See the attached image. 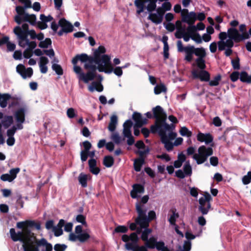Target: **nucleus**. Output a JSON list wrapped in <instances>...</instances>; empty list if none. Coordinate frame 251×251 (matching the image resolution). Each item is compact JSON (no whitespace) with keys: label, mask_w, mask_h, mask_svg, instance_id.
<instances>
[{"label":"nucleus","mask_w":251,"mask_h":251,"mask_svg":"<svg viewBox=\"0 0 251 251\" xmlns=\"http://www.w3.org/2000/svg\"><path fill=\"white\" fill-rule=\"evenodd\" d=\"M132 119L135 122V125L134 126V134L138 136L139 135L140 132L139 128L147 124L148 120L146 118H143L141 114L138 112H133Z\"/></svg>","instance_id":"obj_10"},{"label":"nucleus","mask_w":251,"mask_h":251,"mask_svg":"<svg viewBox=\"0 0 251 251\" xmlns=\"http://www.w3.org/2000/svg\"><path fill=\"white\" fill-rule=\"evenodd\" d=\"M149 197L148 195H145L144 196L140 201L137 202L136 203L135 207H136V210L137 211V205H139L140 206L141 210H143L145 208H144V204H146L149 201Z\"/></svg>","instance_id":"obj_41"},{"label":"nucleus","mask_w":251,"mask_h":251,"mask_svg":"<svg viewBox=\"0 0 251 251\" xmlns=\"http://www.w3.org/2000/svg\"><path fill=\"white\" fill-rule=\"evenodd\" d=\"M24 20L25 22H28L32 25H35L37 24L36 17L35 14H25Z\"/></svg>","instance_id":"obj_31"},{"label":"nucleus","mask_w":251,"mask_h":251,"mask_svg":"<svg viewBox=\"0 0 251 251\" xmlns=\"http://www.w3.org/2000/svg\"><path fill=\"white\" fill-rule=\"evenodd\" d=\"M190 36H193V35H195L197 32V28L195 25H189L187 29V32Z\"/></svg>","instance_id":"obj_55"},{"label":"nucleus","mask_w":251,"mask_h":251,"mask_svg":"<svg viewBox=\"0 0 251 251\" xmlns=\"http://www.w3.org/2000/svg\"><path fill=\"white\" fill-rule=\"evenodd\" d=\"M191 38L198 44L202 43V39L199 33H196L195 35L191 36Z\"/></svg>","instance_id":"obj_63"},{"label":"nucleus","mask_w":251,"mask_h":251,"mask_svg":"<svg viewBox=\"0 0 251 251\" xmlns=\"http://www.w3.org/2000/svg\"><path fill=\"white\" fill-rule=\"evenodd\" d=\"M152 12H150V14L148 17V20H151L152 23L156 25L161 24L163 21L162 18L159 17L157 13H153Z\"/></svg>","instance_id":"obj_29"},{"label":"nucleus","mask_w":251,"mask_h":251,"mask_svg":"<svg viewBox=\"0 0 251 251\" xmlns=\"http://www.w3.org/2000/svg\"><path fill=\"white\" fill-rule=\"evenodd\" d=\"M194 78H199L201 81L207 82L210 80V75L208 72L202 70L198 73L197 71L194 70L192 72Z\"/></svg>","instance_id":"obj_18"},{"label":"nucleus","mask_w":251,"mask_h":251,"mask_svg":"<svg viewBox=\"0 0 251 251\" xmlns=\"http://www.w3.org/2000/svg\"><path fill=\"white\" fill-rule=\"evenodd\" d=\"M9 232L11 238L14 242L19 241L23 243V245L25 244L27 245L33 242L31 238L26 239L24 237V233L23 231H20L16 233L15 229L12 228L10 229Z\"/></svg>","instance_id":"obj_12"},{"label":"nucleus","mask_w":251,"mask_h":251,"mask_svg":"<svg viewBox=\"0 0 251 251\" xmlns=\"http://www.w3.org/2000/svg\"><path fill=\"white\" fill-rule=\"evenodd\" d=\"M157 0H135L134 5L136 6V13L140 14L147 9L149 12L155 10L157 7Z\"/></svg>","instance_id":"obj_3"},{"label":"nucleus","mask_w":251,"mask_h":251,"mask_svg":"<svg viewBox=\"0 0 251 251\" xmlns=\"http://www.w3.org/2000/svg\"><path fill=\"white\" fill-rule=\"evenodd\" d=\"M84 68L88 70L86 74L82 73L80 76H78L79 80H81L85 83L89 81L93 80L96 77L97 70L96 65H90L89 64H84Z\"/></svg>","instance_id":"obj_8"},{"label":"nucleus","mask_w":251,"mask_h":251,"mask_svg":"<svg viewBox=\"0 0 251 251\" xmlns=\"http://www.w3.org/2000/svg\"><path fill=\"white\" fill-rule=\"evenodd\" d=\"M106 51L105 48L103 46H100L94 51V54L100 60L101 63L104 64V66L109 65L110 67V60H111V58L109 55L104 54Z\"/></svg>","instance_id":"obj_13"},{"label":"nucleus","mask_w":251,"mask_h":251,"mask_svg":"<svg viewBox=\"0 0 251 251\" xmlns=\"http://www.w3.org/2000/svg\"><path fill=\"white\" fill-rule=\"evenodd\" d=\"M78 61L85 63V64L96 65V69L100 72L109 73L111 71L110 70L105 69L104 64L101 63L100 60L94 54L93 56H89L86 53L77 54L72 59V63L77 64Z\"/></svg>","instance_id":"obj_2"},{"label":"nucleus","mask_w":251,"mask_h":251,"mask_svg":"<svg viewBox=\"0 0 251 251\" xmlns=\"http://www.w3.org/2000/svg\"><path fill=\"white\" fill-rule=\"evenodd\" d=\"M179 133L182 136H187L190 137L192 136V133L185 126L181 127L179 130Z\"/></svg>","instance_id":"obj_48"},{"label":"nucleus","mask_w":251,"mask_h":251,"mask_svg":"<svg viewBox=\"0 0 251 251\" xmlns=\"http://www.w3.org/2000/svg\"><path fill=\"white\" fill-rule=\"evenodd\" d=\"M150 149L149 148L146 149L144 151H138L136 152V153H138L139 155V157L138 158H145L146 157V155L149 153Z\"/></svg>","instance_id":"obj_60"},{"label":"nucleus","mask_w":251,"mask_h":251,"mask_svg":"<svg viewBox=\"0 0 251 251\" xmlns=\"http://www.w3.org/2000/svg\"><path fill=\"white\" fill-rule=\"evenodd\" d=\"M222 76L219 74L216 75L213 80L209 81V85L210 86H216L219 84V82L221 80Z\"/></svg>","instance_id":"obj_47"},{"label":"nucleus","mask_w":251,"mask_h":251,"mask_svg":"<svg viewBox=\"0 0 251 251\" xmlns=\"http://www.w3.org/2000/svg\"><path fill=\"white\" fill-rule=\"evenodd\" d=\"M88 176L82 173H80L78 177V180L81 186L85 188L87 186Z\"/></svg>","instance_id":"obj_35"},{"label":"nucleus","mask_w":251,"mask_h":251,"mask_svg":"<svg viewBox=\"0 0 251 251\" xmlns=\"http://www.w3.org/2000/svg\"><path fill=\"white\" fill-rule=\"evenodd\" d=\"M23 247L24 251H39V249L35 248L34 244L31 243L27 245H23Z\"/></svg>","instance_id":"obj_45"},{"label":"nucleus","mask_w":251,"mask_h":251,"mask_svg":"<svg viewBox=\"0 0 251 251\" xmlns=\"http://www.w3.org/2000/svg\"><path fill=\"white\" fill-rule=\"evenodd\" d=\"M184 173L187 176H191L192 173V167L188 162H186L183 166Z\"/></svg>","instance_id":"obj_53"},{"label":"nucleus","mask_w":251,"mask_h":251,"mask_svg":"<svg viewBox=\"0 0 251 251\" xmlns=\"http://www.w3.org/2000/svg\"><path fill=\"white\" fill-rule=\"evenodd\" d=\"M133 189L130 192V196L133 199H136L140 197L138 193L142 194L145 191L144 187L140 184H134L132 186Z\"/></svg>","instance_id":"obj_20"},{"label":"nucleus","mask_w":251,"mask_h":251,"mask_svg":"<svg viewBox=\"0 0 251 251\" xmlns=\"http://www.w3.org/2000/svg\"><path fill=\"white\" fill-rule=\"evenodd\" d=\"M232 68L234 70H238L240 68V59L237 56L235 59H232L231 61Z\"/></svg>","instance_id":"obj_49"},{"label":"nucleus","mask_w":251,"mask_h":251,"mask_svg":"<svg viewBox=\"0 0 251 251\" xmlns=\"http://www.w3.org/2000/svg\"><path fill=\"white\" fill-rule=\"evenodd\" d=\"M16 227L19 229H23L24 237L26 239L30 238L31 231L29 228L35 227L37 230L41 229V224L39 222H35L33 220H25L17 223Z\"/></svg>","instance_id":"obj_6"},{"label":"nucleus","mask_w":251,"mask_h":251,"mask_svg":"<svg viewBox=\"0 0 251 251\" xmlns=\"http://www.w3.org/2000/svg\"><path fill=\"white\" fill-rule=\"evenodd\" d=\"M52 69L55 71L56 74L59 75H61L63 74V70L62 67L56 63H53L52 65Z\"/></svg>","instance_id":"obj_46"},{"label":"nucleus","mask_w":251,"mask_h":251,"mask_svg":"<svg viewBox=\"0 0 251 251\" xmlns=\"http://www.w3.org/2000/svg\"><path fill=\"white\" fill-rule=\"evenodd\" d=\"M11 98V95L9 94H1L0 93V106L2 108H5L7 105V100Z\"/></svg>","instance_id":"obj_32"},{"label":"nucleus","mask_w":251,"mask_h":251,"mask_svg":"<svg viewBox=\"0 0 251 251\" xmlns=\"http://www.w3.org/2000/svg\"><path fill=\"white\" fill-rule=\"evenodd\" d=\"M25 6H17L16 7V11L17 13V15H22V16H25V14H27V13H26L25 12Z\"/></svg>","instance_id":"obj_59"},{"label":"nucleus","mask_w":251,"mask_h":251,"mask_svg":"<svg viewBox=\"0 0 251 251\" xmlns=\"http://www.w3.org/2000/svg\"><path fill=\"white\" fill-rule=\"evenodd\" d=\"M88 90L90 92H94L95 90L99 92H102L103 90V87L102 84L100 82L94 81L88 87Z\"/></svg>","instance_id":"obj_28"},{"label":"nucleus","mask_w":251,"mask_h":251,"mask_svg":"<svg viewBox=\"0 0 251 251\" xmlns=\"http://www.w3.org/2000/svg\"><path fill=\"white\" fill-rule=\"evenodd\" d=\"M35 248L39 249L41 247H45L46 250L43 251H52V245L48 243L47 240L45 238H42L41 239H37L35 238L33 242Z\"/></svg>","instance_id":"obj_19"},{"label":"nucleus","mask_w":251,"mask_h":251,"mask_svg":"<svg viewBox=\"0 0 251 251\" xmlns=\"http://www.w3.org/2000/svg\"><path fill=\"white\" fill-rule=\"evenodd\" d=\"M173 214L169 218L170 224L172 225H175L176 222V218H178L179 215L177 213H176V210H172Z\"/></svg>","instance_id":"obj_50"},{"label":"nucleus","mask_w":251,"mask_h":251,"mask_svg":"<svg viewBox=\"0 0 251 251\" xmlns=\"http://www.w3.org/2000/svg\"><path fill=\"white\" fill-rule=\"evenodd\" d=\"M128 230V228L125 226H118L115 229L114 231L116 233H126Z\"/></svg>","instance_id":"obj_57"},{"label":"nucleus","mask_w":251,"mask_h":251,"mask_svg":"<svg viewBox=\"0 0 251 251\" xmlns=\"http://www.w3.org/2000/svg\"><path fill=\"white\" fill-rule=\"evenodd\" d=\"M15 117L17 123H23L25 121V109L20 108L15 113Z\"/></svg>","instance_id":"obj_27"},{"label":"nucleus","mask_w":251,"mask_h":251,"mask_svg":"<svg viewBox=\"0 0 251 251\" xmlns=\"http://www.w3.org/2000/svg\"><path fill=\"white\" fill-rule=\"evenodd\" d=\"M114 163V159L112 156L107 155L104 157L103 164L105 167L110 168L113 165Z\"/></svg>","instance_id":"obj_36"},{"label":"nucleus","mask_w":251,"mask_h":251,"mask_svg":"<svg viewBox=\"0 0 251 251\" xmlns=\"http://www.w3.org/2000/svg\"><path fill=\"white\" fill-rule=\"evenodd\" d=\"M227 33L228 37L230 39H233L236 43H239L244 40L248 39L250 37L249 35L247 33L241 34L236 28L233 27L229 28Z\"/></svg>","instance_id":"obj_11"},{"label":"nucleus","mask_w":251,"mask_h":251,"mask_svg":"<svg viewBox=\"0 0 251 251\" xmlns=\"http://www.w3.org/2000/svg\"><path fill=\"white\" fill-rule=\"evenodd\" d=\"M147 209L142 210L140 206L137 205V213L138 214L137 222L140 223L142 221V225L143 227H148L150 222L156 219V213L153 210L150 211L148 213V217L146 215Z\"/></svg>","instance_id":"obj_4"},{"label":"nucleus","mask_w":251,"mask_h":251,"mask_svg":"<svg viewBox=\"0 0 251 251\" xmlns=\"http://www.w3.org/2000/svg\"><path fill=\"white\" fill-rule=\"evenodd\" d=\"M16 71L24 79L27 77H30L33 75V70L31 68L29 67L26 69L25 66L21 64L17 66Z\"/></svg>","instance_id":"obj_17"},{"label":"nucleus","mask_w":251,"mask_h":251,"mask_svg":"<svg viewBox=\"0 0 251 251\" xmlns=\"http://www.w3.org/2000/svg\"><path fill=\"white\" fill-rule=\"evenodd\" d=\"M145 242L146 246L150 249H154L157 243L156 239L153 237H151L149 239H148V241Z\"/></svg>","instance_id":"obj_43"},{"label":"nucleus","mask_w":251,"mask_h":251,"mask_svg":"<svg viewBox=\"0 0 251 251\" xmlns=\"http://www.w3.org/2000/svg\"><path fill=\"white\" fill-rule=\"evenodd\" d=\"M67 248V246L65 244H56L54 246L55 251H65Z\"/></svg>","instance_id":"obj_58"},{"label":"nucleus","mask_w":251,"mask_h":251,"mask_svg":"<svg viewBox=\"0 0 251 251\" xmlns=\"http://www.w3.org/2000/svg\"><path fill=\"white\" fill-rule=\"evenodd\" d=\"M153 118L155 119V124L151 126L152 133L155 134L161 129L170 131L172 129L170 125L166 123L167 114L163 109L159 105L152 108Z\"/></svg>","instance_id":"obj_1"},{"label":"nucleus","mask_w":251,"mask_h":251,"mask_svg":"<svg viewBox=\"0 0 251 251\" xmlns=\"http://www.w3.org/2000/svg\"><path fill=\"white\" fill-rule=\"evenodd\" d=\"M197 20V14L195 12L191 11L188 14H182L181 21L188 24L189 25H194Z\"/></svg>","instance_id":"obj_21"},{"label":"nucleus","mask_w":251,"mask_h":251,"mask_svg":"<svg viewBox=\"0 0 251 251\" xmlns=\"http://www.w3.org/2000/svg\"><path fill=\"white\" fill-rule=\"evenodd\" d=\"M152 232V229L148 227L145 228L142 232L141 239L143 241H148L149 235Z\"/></svg>","instance_id":"obj_42"},{"label":"nucleus","mask_w":251,"mask_h":251,"mask_svg":"<svg viewBox=\"0 0 251 251\" xmlns=\"http://www.w3.org/2000/svg\"><path fill=\"white\" fill-rule=\"evenodd\" d=\"M18 45L20 47L24 48L26 46H28L27 49L33 51V50L37 46V44L35 41H30L27 37L26 39L21 41L20 40L18 41Z\"/></svg>","instance_id":"obj_22"},{"label":"nucleus","mask_w":251,"mask_h":251,"mask_svg":"<svg viewBox=\"0 0 251 251\" xmlns=\"http://www.w3.org/2000/svg\"><path fill=\"white\" fill-rule=\"evenodd\" d=\"M90 238V235L86 232L81 233L78 234V240L81 243L85 242Z\"/></svg>","instance_id":"obj_52"},{"label":"nucleus","mask_w":251,"mask_h":251,"mask_svg":"<svg viewBox=\"0 0 251 251\" xmlns=\"http://www.w3.org/2000/svg\"><path fill=\"white\" fill-rule=\"evenodd\" d=\"M40 19L42 22L46 23L52 21L53 20V17L50 15L46 16L44 14H42L40 16Z\"/></svg>","instance_id":"obj_62"},{"label":"nucleus","mask_w":251,"mask_h":251,"mask_svg":"<svg viewBox=\"0 0 251 251\" xmlns=\"http://www.w3.org/2000/svg\"><path fill=\"white\" fill-rule=\"evenodd\" d=\"M240 73L237 71L232 72L230 75V78L232 82L236 81L239 78Z\"/></svg>","instance_id":"obj_61"},{"label":"nucleus","mask_w":251,"mask_h":251,"mask_svg":"<svg viewBox=\"0 0 251 251\" xmlns=\"http://www.w3.org/2000/svg\"><path fill=\"white\" fill-rule=\"evenodd\" d=\"M211 200L212 198L210 195L207 192L205 193L204 197L200 198L199 200L200 204L199 210L203 215L207 214L210 209L211 204L210 201Z\"/></svg>","instance_id":"obj_9"},{"label":"nucleus","mask_w":251,"mask_h":251,"mask_svg":"<svg viewBox=\"0 0 251 251\" xmlns=\"http://www.w3.org/2000/svg\"><path fill=\"white\" fill-rule=\"evenodd\" d=\"M198 152L193 155V158L196 160L197 164L200 165L204 163L208 157L213 154V150L211 147L202 145L198 148Z\"/></svg>","instance_id":"obj_5"},{"label":"nucleus","mask_w":251,"mask_h":251,"mask_svg":"<svg viewBox=\"0 0 251 251\" xmlns=\"http://www.w3.org/2000/svg\"><path fill=\"white\" fill-rule=\"evenodd\" d=\"M167 88L163 83L157 84L154 88V93L156 95L160 94L162 92H166Z\"/></svg>","instance_id":"obj_39"},{"label":"nucleus","mask_w":251,"mask_h":251,"mask_svg":"<svg viewBox=\"0 0 251 251\" xmlns=\"http://www.w3.org/2000/svg\"><path fill=\"white\" fill-rule=\"evenodd\" d=\"M111 139L116 144H119L122 140H124V139H122L118 133L113 134L111 136Z\"/></svg>","instance_id":"obj_56"},{"label":"nucleus","mask_w":251,"mask_h":251,"mask_svg":"<svg viewBox=\"0 0 251 251\" xmlns=\"http://www.w3.org/2000/svg\"><path fill=\"white\" fill-rule=\"evenodd\" d=\"M118 124V117L116 115H112L110 117V121L109 124L108 129L110 131H115L116 126Z\"/></svg>","instance_id":"obj_30"},{"label":"nucleus","mask_w":251,"mask_h":251,"mask_svg":"<svg viewBox=\"0 0 251 251\" xmlns=\"http://www.w3.org/2000/svg\"><path fill=\"white\" fill-rule=\"evenodd\" d=\"M166 131L168 130L161 129L158 131V134L160 137L161 142L164 144V147L168 151L173 150L174 144L170 141H168V136L166 134Z\"/></svg>","instance_id":"obj_15"},{"label":"nucleus","mask_w":251,"mask_h":251,"mask_svg":"<svg viewBox=\"0 0 251 251\" xmlns=\"http://www.w3.org/2000/svg\"><path fill=\"white\" fill-rule=\"evenodd\" d=\"M49 62L48 58L46 56H41L40 58L39 65L40 72L43 74H46L48 71V67L47 64Z\"/></svg>","instance_id":"obj_26"},{"label":"nucleus","mask_w":251,"mask_h":251,"mask_svg":"<svg viewBox=\"0 0 251 251\" xmlns=\"http://www.w3.org/2000/svg\"><path fill=\"white\" fill-rule=\"evenodd\" d=\"M205 58H197L195 60V62L197 67L201 70H204L206 68Z\"/></svg>","instance_id":"obj_40"},{"label":"nucleus","mask_w":251,"mask_h":251,"mask_svg":"<svg viewBox=\"0 0 251 251\" xmlns=\"http://www.w3.org/2000/svg\"><path fill=\"white\" fill-rule=\"evenodd\" d=\"M195 55L198 56V58H205L206 53L205 49L201 48H195L194 47Z\"/></svg>","instance_id":"obj_37"},{"label":"nucleus","mask_w":251,"mask_h":251,"mask_svg":"<svg viewBox=\"0 0 251 251\" xmlns=\"http://www.w3.org/2000/svg\"><path fill=\"white\" fill-rule=\"evenodd\" d=\"M110 67L109 65H105L104 67L105 69L107 70H110L111 71L110 72L105 73L109 74L113 72L116 75L118 76H121L123 75L122 68H121V67H116L115 68H114L113 65L111 62V60H110Z\"/></svg>","instance_id":"obj_24"},{"label":"nucleus","mask_w":251,"mask_h":251,"mask_svg":"<svg viewBox=\"0 0 251 251\" xmlns=\"http://www.w3.org/2000/svg\"><path fill=\"white\" fill-rule=\"evenodd\" d=\"M90 172L94 175H98L100 172V169L96 166L97 161L94 158H91L88 161Z\"/></svg>","instance_id":"obj_25"},{"label":"nucleus","mask_w":251,"mask_h":251,"mask_svg":"<svg viewBox=\"0 0 251 251\" xmlns=\"http://www.w3.org/2000/svg\"><path fill=\"white\" fill-rule=\"evenodd\" d=\"M243 183L244 185H247L249 184L251 181V171H249L247 173V175L244 176L242 179Z\"/></svg>","instance_id":"obj_54"},{"label":"nucleus","mask_w":251,"mask_h":251,"mask_svg":"<svg viewBox=\"0 0 251 251\" xmlns=\"http://www.w3.org/2000/svg\"><path fill=\"white\" fill-rule=\"evenodd\" d=\"M176 46L178 52H185L184 60L188 62H191L193 59V55L195 54L194 46L189 45L184 47L181 40L177 41Z\"/></svg>","instance_id":"obj_7"},{"label":"nucleus","mask_w":251,"mask_h":251,"mask_svg":"<svg viewBox=\"0 0 251 251\" xmlns=\"http://www.w3.org/2000/svg\"><path fill=\"white\" fill-rule=\"evenodd\" d=\"M28 25L24 23L22 27L16 26L13 29V32L17 36V40L23 41L27 37V33L29 31Z\"/></svg>","instance_id":"obj_14"},{"label":"nucleus","mask_w":251,"mask_h":251,"mask_svg":"<svg viewBox=\"0 0 251 251\" xmlns=\"http://www.w3.org/2000/svg\"><path fill=\"white\" fill-rule=\"evenodd\" d=\"M191 242L190 241H184L183 245V249L181 250V247L179 246V249L181 250L180 251H190L191 249Z\"/></svg>","instance_id":"obj_51"},{"label":"nucleus","mask_w":251,"mask_h":251,"mask_svg":"<svg viewBox=\"0 0 251 251\" xmlns=\"http://www.w3.org/2000/svg\"><path fill=\"white\" fill-rule=\"evenodd\" d=\"M13 123V119L11 116H7L4 117L3 120L2 121V124L4 127L6 129L9 127L11 124Z\"/></svg>","instance_id":"obj_38"},{"label":"nucleus","mask_w":251,"mask_h":251,"mask_svg":"<svg viewBox=\"0 0 251 251\" xmlns=\"http://www.w3.org/2000/svg\"><path fill=\"white\" fill-rule=\"evenodd\" d=\"M155 247L159 251H166L167 247H165V244L163 241L157 242Z\"/></svg>","instance_id":"obj_64"},{"label":"nucleus","mask_w":251,"mask_h":251,"mask_svg":"<svg viewBox=\"0 0 251 251\" xmlns=\"http://www.w3.org/2000/svg\"><path fill=\"white\" fill-rule=\"evenodd\" d=\"M59 25L66 31V33L71 32L74 29L73 25L65 18H62L59 21Z\"/></svg>","instance_id":"obj_23"},{"label":"nucleus","mask_w":251,"mask_h":251,"mask_svg":"<svg viewBox=\"0 0 251 251\" xmlns=\"http://www.w3.org/2000/svg\"><path fill=\"white\" fill-rule=\"evenodd\" d=\"M239 78L242 82L251 84V75H249L246 71H242L240 73Z\"/></svg>","instance_id":"obj_33"},{"label":"nucleus","mask_w":251,"mask_h":251,"mask_svg":"<svg viewBox=\"0 0 251 251\" xmlns=\"http://www.w3.org/2000/svg\"><path fill=\"white\" fill-rule=\"evenodd\" d=\"M20 169L18 167L11 169L9 171V174H4L0 176V179L3 181L12 182L14 180L17 176V174L20 172Z\"/></svg>","instance_id":"obj_16"},{"label":"nucleus","mask_w":251,"mask_h":251,"mask_svg":"<svg viewBox=\"0 0 251 251\" xmlns=\"http://www.w3.org/2000/svg\"><path fill=\"white\" fill-rule=\"evenodd\" d=\"M52 42L50 38H46L44 41H41L38 46L41 48L46 49L51 45Z\"/></svg>","instance_id":"obj_44"},{"label":"nucleus","mask_w":251,"mask_h":251,"mask_svg":"<svg viewBox=\"0 0 251 251\" xmlns=\"http://www.w3.org/2000/svg\"><path fill=\"white\" fill-rule=\"evenodd\" d=\"M145 163V158H137L134 160V168L135 171L140 172L142 165Z\"/></svg>","instance_id":"obj_34"}]
</instances>
